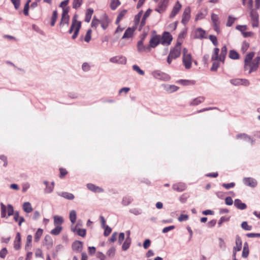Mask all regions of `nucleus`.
<instances>
[{
  "label": "nucleus",
  "mask_w": 260,
  "mask_h": 260,
  "mask_svg": "<svg viewBox=\"0 0 260 260\" xmlns=\"http://www.w3.org/2000/svg\"><path fill=\"white\" fill-rule=\"evenodd\" d=\"M255 52H249L246 54L244 58V70L245 71H248V74L256 71L259 66L260 57L257 56L253 58Z\"/></svg>",
  "instance_id": "f257e3e1"
},
{
  "label": "nucleus",
  "mask_w": 260,
  "mask_h": 260,
  "mask_svg": "<svg viewBox=\"0 0 260 260\" xmlns=\"http://www.w3.org/2000/svg\"><path fill=\"white\" fill-rule=\"evenodd\" d=\"M81 27V22L78 20V16L75 15L72 18L71 25L69 30V34L73 32V35L72 36V39L74 40L77 37Z\"/></svg>",
  "instance_id": "f03ea898"
},
{
  "label": "nucleus",
  "mask_w": 260,
  "mask_h": 260,
  "mask_svg": "<svg viewBox=\"0 0 260 260\" xmlns=\"http://www.w3.org/2000/svg\"><path fill=\"white\" fill-rule=\"evenodd\" d=\"M192 56L191 55L188 53L186 48L183 49L182 63L186 69H189L191 67L192 64Z\"/></svg>",
  "instance_id": "7ed1b4c3"
},
{
  "label": "nucleus",
  "mask_w": 260,
  "mask_h": 260,
  "mask_svg": "<svg viewBox=\"0 0 260 260\" xmlns=\"http://www.w3.org/2000/svg\"><path fill=\"white\" fill-rule=\"evenodd\" d=\"M151 75L155 79L162 81H168L171 79L168 74L158 70L153 71Z\"/></svg>",
  "instance_id": "20e7f679"
},
{
  "label": "nucleus",
  "mask_w": 260,
  "mask_h": 260,
  "mask_svg": "<svg viewBox=\"0 0 260 260\" xmlns=\"http://www.w3.org/2000/svg\"><path fill=\"white\" fill-rule=\"evenodd\" d=\"M191 10L189 7H186L183 11L182 16L181 23L185 25L189 21L191 17Z\"/></svg>",
  "instance_id": "39448f33"
},
{
  "label": "nucleus",
  "mask_w": 260,
  "mask_h": 260,
  "mask_svg": "<svg viewBox=\"0 0 260 260\" xmlns=\"http://www.w3.org/2000/svg\"><path fill=\"white\" fill-rule=\"evenodd\" d=\"M181 45L180 42L177 43L175 46L170 50L169 54L174 58H177L180 55Z\"/></svg>",
  "instance_id": "423d86ee"
},
{
  "label": "nucleus",
  "mask_w": 260,
  "mask_h": 260,
  "mask_svg": "<svg viewBox=\"0 0 260 260\" xmlns=\"http://www.w3.org/2000/svg\"><path fill=\"white\" fill-rule=\"evenodd\" d=\"M211 21L214 26V30L217 32V34L220 32V21L219 17L217 15L212 13L211 14Z\"/></svg>",
  "instance_id": "0eeeda50"
},
{
  "label": "nucleus",
  "mask_w": 260,
  "mask_h": 260,
  "mask_svg": "<svg viewBox=\"0 0 260 260\" xmlns=\"http://www.w3.org/2000/svg\"><path fill=\"white\" fill-rule=\"evenodd\" d=\"M242 240L239 236L237 235L236 237L235 246L233 248V257H236V253L240 251L242 249Z\"/></svg>",
  "instance_id": "6e6552de"
},
{
  "label": "nucleus",
  "mask_w": 260,
  "mask_h": 260,
  "mask_svg": "<svg viewBox=\"0 0 260 260\" xmlns=\"http://www.w3.org/2000/svg\"><path fill=\"white\" fill-rule=\"evenodd\" d=\"M109 61L112 63L125 64L126 63V58L123 56H115L111 57Z\"/></svg>",
  "instance_id": "1a4fd4ad"
},
{
  "label": "nucleus",
  "mask_w": 260,
  "mask_h": 260,
  "mask_svg": "<svg viewBox=\"0 0 260 260\" xmlns=\"http://www.w3.org/2000/svg\"><path fill=\"white\" fill-rule=\"evenodd\" d=\"M69 10H64L61 15V18L59 23L60 27L69 24L70 16L68 15Z\"/></svg>",
  "instance_id": "9d476101"
},
{
  "label": "nucleus",
  "mask_w": 260,
  "mask_h": 260,
  "mask_svg": "<svg viewBox=\"0 0 260 260\" xmlns=\"http://www.w3.org/2000/svg\"><path fill=\"white\" fill-rule=\"evenodd\" d=\"M230 83L235 86L243 85L247 86L249 85V81L245 79H233L230 80Z\"/></svg>",
  "instance_id": "9b49d317"
},
{
  "label": "nucleus",
  "mask_w": 260,
  "mask_h": 260,
  "mask_svg": "<svg viewBox=\"0 0 260 260\" xmlns=\"http://www.w3.org/2000/svg\"><path fill=\"white\" fill-rule=\"evenodd\" d=\"M251 20L252 21V26L253 27L257 26L258 25L259 16L258 13L253 10H250V12Z\"/></svg>",
  "instance_id": "f8f14e48"
},
{
  "label": "nucleus",
  "mask_w": 260,
  "mask_h": 260,
  "mask_svg": "<svg viewBox=\"0 0 260 260\" xmlns=\"http://www.w3.org/2000/svg\"><path fill=\"white\" fill-rule=\"evenodd\" d=\"M169 0H162L158 4V7L155 9V10L159 13H162L164 12L168 5Z\"/></svg>",
  "instance_id": "ddd939ff"
},
{
  "label": "nucleus",
  "mask_w": 260,
  "mask_h": 260,
  "mask_svg": "<svg viewBox=\"0 0 260 260\" xmlns=\"http://www.w3.org/2000/svg\"><path fill=\"white\" fill-rule=\"evenodd\" d=\"M182 8V5L179 1H177L174 6L173 9L170 14V18H174L180 11Z\"/></svg>",
  "instance_id": "4468645a"
},
{
  "label": "nucleus",
  "mask_w": 260,
  "mask_h": 260,
  "mask_svg": "<svg viewBox=\"0 0 260 260\" xmlns=\"http://www.w3.org/2000/svg\"><path fill=\"white\" fill-rule=\"evenodd\" d=\"M137 50L140 53L148 52L150 51V47L144 45L143 40L139 41L137 43Z\"/></svg>",
  "instance_id": "2eb2a0df"
},
{
  "label": "nucleus",
  "mask_w": 260,
  "mask_h": 260,
  "mask_svg": "<svg viewBox=\"0 0 260 260\" xmlns=\"http://www.w3.org/2000/svg\"><path fill=\"white\" fill-rule=\"evenodd\" d=\"M172 40V37L168 32H165L162 37V44L169 45Z\"/></svg>",
  "instance_id": "dca6fc26"
},
{
  "label": "nucleus",
  "mask_w": 260,
  "mask_h": 260,
  "mask_svg": "<svg viewBox=\"0 0 260 260\" xmlns=\"http://www.w3.org/2000/svg\"><path fill=\"white\" fill-rule=\"evenodd\" d=\"M205 31L201 28H197L193 32V37L196 39H202L205 37Z\"/></svg>",
  "instance_id": "f3484780"
},
{
  "label": "nucleus",
  "mask_w": 260,
  "mask_h": 260,
  "mask_svg": "<svg viewBox=\"0 0 260 260\" xmlns=\"http://www.w3.org/2000/svg\"><path fill=\"white\" fill-rule=\"evenodd\" d=\"M110 22V20L109 19L107 15H104L101 17V19L100 20V24L101 25L102 27L104 29H106L108 27Z\"/></svg>",
  "instance_id": "a211bd4d"
},
{
  "label": "nucleus",
  "mask_w": 260,
  "mask_h": 260,
  "mask_svg": "<svg viewBox=\"0 0 260 260\" xmlns=\"http://www.w3.org/2000/svg\"><path fill=\"white\" fill-rule=\"evenodd\" d=\"M244 183L247 185L252 187L256 186L257 182L256 180L252 178H245L243 179Z\"/></svg>",
  "instance_id": "6ab92c4d"
},
{
  "label": "nucleus",
  "mask_w": 260,
  "mask_h": 260,
  "mask_svg": "<svg viewBox=\"0 0 260 260\" xmlns=\"http://www.w3.org/2000/svg\"><path fill=\"white\" fill-rule=\"evenodd\" d=\"M159 43V38L157 36L153 37L149 41V45L148 46L150 47V49L151 50V48H155L156 47Z\"/></svg>",
  "instance_id": "aec40b11"
},
{
  "label": "nucleus",
  "mask_w": 260,
  "mask_h": 260,
  "mask_svg": "<svg viewBox=\"0 0 260 260\" xmlns=\"http://www.w3.org/2000/svg\"><path fill=\"white\" fill-rule=\"evenodd\" d=\"M173 189L178 192H181L184 191L186 189V186L185 184L183 183H178L173 184L172 186Z\"/></svg>",
  "instance_id": "412c9836"
},
{
  "label": "nucleus",
  "mask_w": 260,
  "mask_h": 260,
  "mask_svg": "<svg viewBox=\"0 0 260 260\" xmlns=\"http://www.w3.org/2000/svg\"><path fill=\"white\" fill-rule=\"evenodd\" d=\"M135 28L128 27L127 28L122 37V39H127L132 37Z\"/></svg>",
  "instance_id": "4be33fe9"
},
{
  "label": "nucleus",
  "mask_w": 260,
  "mask_h": 260,
  "mask_svg": "<svg viewBox=\"0 0 260 260\" xmlns=\"http://www.w3.org/2000/svg\"><path fill=\"white\" fill-rule=\"evenodd\" d=\"M22 209L24 211L27 213L31 212L33 210V208L31 206L30 203L28 202H24L22 205Z\"/></svg>",
  "instance_id": "5701e85b"
},
{
  "label": "nucleus",
  "mask_w": 260,
  "mask_h": 260,
  "mask_svg": "<svg viewBox=\"0 0 260 260\" xmlns=\"http://www.w3.org/2000/svg\"><path fill=\"white\" fill-rule=\"evenodd\" d=\"M82 242L79 241H75L72 244V248L75 251H81L82 249Z\"/></svg>",
  "instance_id": "b1692460"
},
{
  "label": "nucleus",
  "mask_w": 260,
  "mask_h": 260,
  "mask_svg": "<svg viewBox=\"0 0 260 260\" xmlns=\"http://www.w3.org/2000/svg\"><path fill=\"white\" fill-rule=\"evenodd\" d=\"M58 196L69 200H72L74 199L73 194L67 192H60L58 193Z\"/></svg>",
  "instance_id": "393cba45"
},
{
  "label": "nucleus",
  "mask_w": 260,
  "mask_h": 260,
  "mask_svg": "<svg viewBox=\"0 0 260 260\" xmlns=\"http://www.w3.org/2000/svg\"><path fill=\"white\" fill-rule=\"evenodd\" d=\"M234 205L239 209L244 210L246 208V205L242 203L240 200L236 199L234 201Z\"/></svg>",
  "instance_id": "a878e982"
},
{
  "label": "nucleus",
  "mask_w": 260,
  "mask_h": 260,
  "mask_svg": "<svg viewBox=\"0 0 260 260\" xmlns=\"http://www.w3.org/2000/svg\"><path fill=\"white\" fill-rule=\"evenodd\" d=\"M227 54V48L225 46H223L221 48V52L220 54L219 61L224 62L225 56Z\"/></svg>",
  "instance_id": "bb28decb"
},
{
  "label": "nucleus",
  "mask_w": 260,
  "mask_h": 260,
  "mask_svg": "<svg viewBox=\"0 0 260 260\" xmlns=\"http://www.w3.org/2000/svg\"><path fill=\"white\" fill-rule=\"evenodd\" d=\"M14 219L15 221L18 222V225L20 226L21 223L24 221V218L19 216V212L18 211H16L14 213Z\"/></svg>",
  "instance_id": "cd10ccee"
},
{
  "label": "nucleus",
  "mask_w": 260,
  "mask_h": 260,
  "mask_svg": "<svg viewBox=\"0 0 260 260\" xmlns=\"http://www.w3.org/2000/svg\"><path fill=\"white\" fill-rule=\"evenodd\" d=\"M219 49L218 48H215L214 49L211 56V60L212 61H219L220 55H219Z\"/></svg>",
  "instance_id": "c85d7f7f"
},
{
  "label": "nucleus",
  "mask_w": 260,
  "mask_h": 260,
  "mask_svg": "<svg viewBox=\"0 0 260 260\" xmlns=\"http://www.w3.org/2000/svg\"><path fill=\"white\" fill-rule=\"evenodd\" d=\"M204 98L203 96H199L197 98L194 99L190 102V104L192 106H196L200 103H203L204 101Z\"/></svg>",
  "instance_id": "c756f323"
},
{
  "label": "nucleus",
  "mask_w": 260,
  "mask_h": 260,
  "mask_svg": "<svg viewBox=\"0 0 260 260\" xmlns=\"http://www.w3.org/2000/svg\"><path fill=\"white\" fill-rule=\"evenodd\" d=\"M177 82L184 86L192 85L196 83L195 81L189 80H179Z\"/></svg>",
  "instance_id": "7c9ffc66"
},
{
  "label": "nucleus",
  "mask_w": 260,
  "mask_h": 260,
  "mask_svg": "<svg viewBox=\"0 0 260 260\" xmlns=\"http://www.w3.org/2000/svg\"><path fill=\"white\" fill-rule=\"evenodd\" d=\"M249 247L248 244L247 242H245L244 244L243 251H242V257L244 258H247L249 255Z\"/></svg>",
  "instance_id": "2f4dec72"
},
{
  "label": "nucleus",
  "mask_w": 260,
  "mask_h": 260,
  "mask_svg": "<svg viewBox=\"0 0 260 260\" xmlns=\"http://www.w3.org/2000/svg\"><path fill=\"white\" fill-rule=\"evenodd\" d=\"M54 225H60L63 223V219L61 216L55 215L53 217Z\"/></svg>",
  "instance_id": "473e14b6"
},
{
  "label": "nucleus",
  "mask_w": 260,
  "mask_h": 260,
  "mask_svg": "<svg viewBox=\"0 0 260 260\" xmlns=\"http://www.w3.org/2000/svg\"><path fill=\"white\" fill-rule=\"evenodd\" d=\"M72 230L75 232H76L77 234L81 236L84 237L86 235V230L85 229H77V226H75L74 228H72Z\"/></svg>",
  "instance_id": "72a5a7b5"
},
{
  "label": "nucleus",
  "mask_w": 260,
  "mask_h": 260,
  "mask_svg": "<svg viewBox=\"0 0 260 260\" xmlns=\"http://www.w3.org/2000/svg\"><path fill=\"white\" fill-rule=\"evenodd\" d=\"M178 87L174 85H166L165 86V90L169 92H173L177 91Z\"/></svg>",
  "instance_id": "f704fd0d"
},
{
  "label": "nucleus",
  "mask_w": 260,
  "mask_h": 260,
  "mask_svg": "<svg viewBox=\"0 0 260 260\" xmlns=\"http://www.w3.org/2000/svg\"><path fill=\"white\" fill-rule=\"evenodd\" d=\"M229 56L232 59H238L240 57L239 53L234 50L230 51Z\"/></svg>",
  "instance_id": "c9c22d12"
},
{
  "label": "nucleus",
  "mask_w": 260,
  "mask_h": 260,
  "mask_svg": "<svg viewBox=\"0 0 260 260\" xmlns=\"http://www.w3.org/2000/svg\"><path fill=\"white\" fill-rule=\"evenodd\" d=\"M93 13V9L89 8L87 10L85 18V21L86 22H89L90 21Z\"/></svg>",
  "instance_id": "e433bc0d"
},
{
  "label": "nucleus",
  "mask_w": 260,
  "mask_h": 260,
  "mask_svg": "<svg viewBox=\"0 0 260 260\" xmlns=\"http://www.w3.org/2000/svg\"><path fill=\"white\" fill-rule=\"evenodd\" d=\"M87 187L89 190L92 191L99 192L103 191V190L101 188L95 186L93 184H88L87 185Z\"/></svg>",
  "instance_id": "4c0bfd02"
},
{
  "label": "nucleus",
  "mask_w": 260,
  "mask_h": 260,
  "mask_svg": "<svg viewBox=\"0 0 260 260\" xmlns=\"http://www.w3.org/2000/svg\"><path fill=\"white\" fill-rule=\"evenodd\" d=\"M77 219L76 212L73 210L70 213V219L72 223L73 224L76 222Z\"/></svg>",
  "instance_id": "58836bf2"
},
{
  "label": "nucleus",
  "mask_w": 260,
  "mask_h": 260,
  "mask_svg": "<svg viewBox=\"0 0 260 260\" xmlns=\"http://www.w3.org/2000/svg\"><path fill=\"white\" fill-rule=\"evenodd\" d=\"M56 227L52 229L51 232H50V233L53 235H59L61 230H62V227L60 225H55Z\"/></svg>",
  "instance_id": "ea45409f"
},
{
  "label": "nucleus",
  "mask_w": 260,
  "mask_h": 260,
  "mask_svg": "<svg viewBox=\"0 0 260 260\" xmlns=\"http://www.w3.org/2000/svg\"><path fill=\"white\" fill-rule=\"evenodd\" d=\"M132 201H133V199L132 197H129V196H125V197H123V198L122 199V204L124 206H127L129 204H131V203L132 202Z\"/></svg>",
  "instance_id": "a19ab883"
},
{
  "label": "nucleus",
  "mask_w": 260,
  "mask_h": 260,
  "mask_svg": "<svg viewBox=\"0 0 260 260\" xmlns=\"http://www.w3.org/2000/svg\"><path fill=\"white\" fill-rule=\"evenodd\" d=\"M58 17V14L56 10H54L53 12L52 16L51 17V25L52 26H54L55 22L57 19Z\"/></svg>",
  "instance_id": "79ce46f5"
},
{
  "label": "nucleus",
  "mask_w": 260,
  "mask_h": 260,
  "mask_svg": "<svg viewBox=\"0 0 260 260\" xmlns=\"http://www.w3.org/2000/svg\"><path fill=\"white\" fill-rule=\"evenodd\" d=\"M237 139H242L246 141H250L251 144H253V141L246 135L244 134H239L236 136Z\"/></svg>",
  "instance_id": "37998d69"
},
{
  "label": "nucleus",
  "mask_w": 260,
  "mask_h": 260,
  "mask_svg": "<svg viewBox=\"0 0 260 260\" xmlns=\"http://www.w3.org/2000/svg\"><path fill=\"white\" fill-rule=\"evenodd\" d=\"M120 4L119 0H111L110 7L112 10H115Z\"/></svg>",
  "instance_id": "c03bdc74"
},
{
  "label": "nucleus",
  "mask_w": 260,
  "mask_h": 260,
  "mask_svg": "<svg viewBox=\"0 0 260 260\" xmlns=\"http://www.w3.org/2000/svg\"><path fill=\"white\" fill-rule=\"evenodd\" d=\"M115 251L116 249L114 247H111L107 251V255L109 257L112 258L114 256L115 254Z\"/></svg>",
  "instance_id": "a18cd8bd"
},
{
  "label": "nucleus",
  "mask_w": 260,
  "mask_h": 260,
  "mask_svg": "<svg viewBox=\"0 0 260 260\" xmlns=\"http://www.w3.org/2000/svg\"><path fill=\"white\" fill-rule=\"evenodd\" d=\"M91 33L92 30L90 29L87 31L86 34L83 39L86 42L88 43L90 41L91 38Z\"/></svg>",
  "instance_id": "49530a36"
},
{
  "label": "nucleus",
  "mask_w": 260,
  "mask_h": 260,
  "mask_svg": "<svg viewBox=\"0 0 260 260\" xmlns=\"http://www.w3.org/2000/svg\"><path fill=\"white\" fill-rule=\"evenodd\" d=\"M126 12H127L126 10H124L122 11L119 14V15H118V16L117 17L116 21V24H118L119 23L120 21L123 18L124 16L126 14Z\"/></svg>",
  "instance_id": "de8ad7c7"
},
{
  "label": "nucleus",
  "mask_w": 260,
  "mask_h": 260,
  "mask_svg": "<svg viewBox=\"0 0 260 260\" xmlns=\"http://www.w3.org/2000/svg\"><path fill=\"white\" fill-rule=\"evenodd\" d=\"M42 234L43 230L41 229H39L37 230L35 236V240L36 242H38L40 240V238L42 236Z\"/></svg>",
  "instance_id": "09e8293b"
},
{
  "label": "nucleus",
  "mask_w": 260,
  "mask_h": 260,
  "mask_svg": "<svg viewBox=\"0 0 260 260\" xmlns=\"http://www.w3.org/2000/svg\"><path fill=\"white\" fill-rule=\"evenodd\" d=\"M131 244V240L126 238L125 242L123 243L122 248L123 250H126L129 247Z\"/></svg>",
  "instance_id": "8fccbe9b"
},
{
  "label": "nucleus",
  "mask_w": 260,
  "mask_h": 260,
  "mask_svg": "<svg viewBox=\"0 0 260 260\" xmlns=\"http://www.w3.org/2000/svg\"><path fill=\"white\" fill-rule=\"evenodd\" d=\"M83 0H74L73 3V7L74 8H79L82 5Z\"/></svg>",
  "instance_id": "3c124183"
},
{
  "label": "nucleus",
  "mask_w": 260,
  "mask_h": 260,
  "mask_svg": "<svg viewBox=\"0 0 260 260\" xmlns=\"http://www.w3.org/2000/svg\"><path fill=\"white\" fill-rule=\"evenodd\" d=\"M1 216L2 217H6L7 207L3 203L1 204Z\"/></svg>",
  "instance_id": "603ef678"
},
{
  "label": "nucleus",
  "mask_w": 260,
  "mask_h": 260,
  "mask_svg": "<svg viewBox=\"0 0 260 260\" xmlns=\"http://www.w3.org/2000/svg\"><path fill=\"white\" fill-rule=\"evenodd\" d=\"M133 69L137 72L139 74L141 75H144V72L137 65H134L133 66Z\"/></svg>",
  "instance_id": "864d4df0"
},
{
  "label": "nucleus",
  "mask_w": 260,
  "mask_h": 260,
  "mask_svg": "<svg viewBox=\"0 0 260 260\" xmlns=\"http://www.w3.org/2000/svg\"><path fill=\"white\" fill-rule=\"evenodd\" d=\"M100 23V20L95 18H94L91 22V27L94 28H96V27H98Z\"/></svg>",
  "instance_id": "5fc2aeb1"
},
{
  "label": "nucleus",
  "mask_w": 260,
  "mask_h": 260,
  "mask_svg": "<svg viewBox=\"0 0 260 260\" xmlns=\"http://www.w3.org/2000/svg\"><path fill=\"white\" fill-rule=\"evenodd\" d=\"M69 0H64L60 3V7L62 9V12L64 10H69L67 6L68 4Z\"/></svg>",
  "instance_id": "6e6d98bb"
},
{
  "label": "nucleus",
  "mask_w": 260,
  "mask_h": 260,
  "mask_svg": "<svg viewBox=\"0 0 260 260\" xmlns=\"http://www.w3.org/2000/svg\"><path fill=\"white\" fill-rule=\"evenodd\" d=\"M30 2V0H28L26 4L24 6L23 12L25 16L28 15V10H29Z\"/></svg>",
  "instance_id": "4d7b16f0"
},
{
  "label": "nucleus",
  "mask_w": 260,
  "mask_h": 260,
  "mask_svg": "<svg viewBox=\"0 0 260 260\" xmlns=\"http://www.w3.org/2000/svg\"><path fill=\"white\" fill-rule=\"evenodd\" d=\"M235 19H236L235 18H234L231 16H229L228 17L227 22H226V26H229V27L233 25V24L234 23Z\"/></svg>",
  "instance_id": "13d9d810"
},
{
  "label": "nucleus",
  "mask_w": 260,
  "mask_h": 260,
  "mask_svg": "<svg viewBox=\"0 0 260 260\" xmlns=\"http://www.w3.org/2000/svg\"><path fill=\"white\" fill-rule=\"evenodd\" d=\"M7 211L8 212V216H10L14 214L13 207L11 205H8L7 207Z\"/></svg>",
  "instance_id": "bf43d9fd"
},
{
  "label": "nucleus",
  "mask_w": 260,
  "mask_h": 260,
  "mask_svg": "<svg viewBox=\"0 0 260 260\" xmlns=\"http://www.w3.org/2000/svg\"><path fill=\"white\" fill-rule=\"evenodd\" d=\"M185 34L186 32L184 31H182L181 33H180L177 39V43H179V42H180V44L181 45L183 42V40L185 36Z\"/></svg>",
  "instance_id": "052dcab7"
},
{
  "label": "nucleus",
  "mask_w": 260,
  "mask_h": 260,
  "mask_svg": "<svg viewBox=\"0 0 260 260\" xmlns=\"http://www.w3.org/2000/svg\"><path fill=\"white\" fill-rule=\"evenodd\" d=\"M219 60L214 61L212 63V66L211 68V70L212 71H216L219 66V64L218 63Z\"/></svg>",
  "instance_id": "680f3d73"
},
{
  "label": "nucleus",
  "mask_w": 260,
  "mask_h": 260,
  "mask_svg": "<svg viewBox=\"0 0 260 260\" xmlns=\"http://www.w3.org/2000/svg\"><path fill=\"white\" fill-rule=\"evenodd\" d=\"M249 47V44L248 43L246 42H243L242 45V47H241V51L243 53H245Z\"/></svg>",
  "instance_id": "e2e57ef3"
},
{
  "label": "nucleus",
  "mask_w": 260,
  "mask_h": 260,
  "mask_svg": "<svg viewBox=\"0 0 260 260\" xmlns=\"http://www.w3.org/2000/svg\"><path fill=\"white\" fill-rule=\"evenodd\" d=\"M230 220V217H226V216H222L219 221H218V225L219 226H220L222 223L225 221H228Z\"/></svg>",
  "instance_id": "0e129e2a"
},
{
  "label": "nucleus",
  "mask_w": 260,
  "mask_h": 260,
  "mask_svg": "<svg viewBox=\"0 0 260 260\" xmlns=\"http://www.w3.org/2000/svg\"><path fill=\"white\" fill-rule=\"evenodd\" d=\"M241 227L247 231H250L251 230V226L249 225L246 221H243L242 223Z\"/></svg>",
  "instance_id": "69168bd1"
},
{
  "label": "nucleus",
  "mask_w": 260,
  "mask_h": 260,
  "mask_svg": "<svg viewBox=\"0 0 260 260\" xmlns=\"http://www.w3.org/2000/svg\"><path fill=\"white\" fill-rule=\"evenodd\" d=\"M178 24V21H175V22L170 24L168 25V29L171 31L175 30L176 29L177 26Z\"/></svg>",
  "instance_id": "338daca9"
},
{
  "label": "nucleus",
  "mask_w": 260,
  "mask_h": 260,
  "mask_svg": "<svg viewBox=\"0 0 260 260\" xmlns=\"http://www.w3.org/2000/svg\"><path fill=\"white\" fill-rule=\"evenodd\" d=\"M96 256L100 260H105L106 259V255L101 252H98Z\"/></svg>",
  "instance_id": "774afa93"
}]
</instances>
